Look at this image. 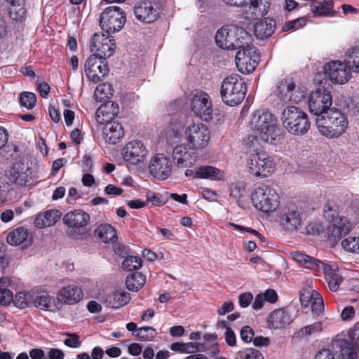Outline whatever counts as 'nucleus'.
I'll use <instances>...</instances> for the list:
<instances>
[{
  "instance_id": "1",
  "label": "nucleus",
  "mask_w": 359,
  "mask_h": 359,
  "mask_svg": "<svg viewBox=\"0 0 359 359\" xmlns=\"http://www.w3.org/2000/svg\"><path fill=\"white\" fill-rule=\"evenodd\" d=\"M250 126L259 133L263 142L276 145L284 140V135L278 126L276 118L267 110L255 111L251 114Z\"/></svg>"
},
{
  "instance_id": "2",
  "label": "nucleus",
  "mask_w": 359,
  "mask_h": 359,
  "mask_svg": "<svg viewBox=\"0 0 359 359\" xmlns=\"http://www.w3.org/2000/svg\"><path fill=\"white\" fill-rule=\"evenodd\" d=\"M251 41V35L243 28L235 25L222 26L215 34L216 44L226 50L239 49L249 44Z\"/></svg>"
},
{
  "instance_id": "3",
  "label": "nucleus",
  "mask_w": 359,
  "mask_h": 359,
  "mask_svg": "<svg viewBox=\"0 0 359 359\" xmlns=\"http://www.w3.org/2000/svg\"><path fill=\"white\" fill-rule=\"evenodd\" d=\"M316 123L319 132L329 138L341 136L346 131L348 124L346 116L334 108L328 110L325 115L317 117Z\"/></svg>"
},
{
  "instance_id": "4",
  "label": "nucleus",
  "mask_w": 359,
  "mask_h": 359,
  "mask_svg": "<svg viewBox=\"0 0 359 359\" xmlns=\"http://www.w3.org/2000/svg\"><path fill=\"white\" fill-rule=\"evenodd\" d=\"M280 120L285 129L294 135H304L311 126L307 114L295 106L285 108L281 113Z\"/></svg>"
},
{
  "instance_id": "5",
  "label": "nucleus",
  "mask_w": 359,
  "mask_h": 359,
  "mask_svg": "<svg viewBox=\"0 0 359 359\" xmlns=\"http://www.w3.org/2000/svg\"><path fill=\"white\" fill-rule=\"evenodd\" d=\"M292 257L294 261L302 264L305 268L316 271L322 269L325 273L330 290L333 292L338 290L342 282V277L339 271H334L329 265L298 251L292 252Z\"/></svg>"
},
{
  "instance_id": "6",
  "label": "nucleus",
  "mask_w": 359,
  "mask_h": 359,
  "mask_svg": "<svg viewBox=\"0 0 359 359\" xmlns=\"http://www.w3.org/2000/svg\"><path fill=\"white\" fill-rule=\"evenodd\" d=\"M246 92L247 87L243 79L238 74H232L224 79L220 93L224 103L236 106L243 100Z\"/></svg>"
},
{
  "instance_id": "7",
  "label": "nucleus",
  "mask_w": 359,
  "mask_h": 359,
  "mask_svg": "<svg viewBox=\"0 0 359 359\" xmlns=\"http://www.w3.org/2000/svg\"><path fill=\"white\" fill-rule=\"evenodd\" d=\"M279 198L276 191L266 184L256 188L251 195L255 208L266 212L276 210L280 203Z\"/></svg>"
},
{
  "instance_id": "8",
  "label": "nucleus",
  "mask_w": 359,
  "mask_h": 359,
  "mask_svg": "<svg viewBox=\"0 0 359 359\" xmlns=\"http://www.w3.org/2000/svg\"><path fill=\"white\" fill-rule=\"evenodd\" d=\"M252 41V40L247 46L240 48L236 55V67L244 74L252 73L260 61L259 50Z\"/></svg>"
},
{
  "instance_id": "9",
  "label": "nucleus",
  "mask_w": 359,
  "mask_h": 359,
  "mask_svg": "<svg viewBox=\"0 0 359 359\" xmlns=\"http://www.w3.org/2000/svg\"><path fill=\"white\" fill-rule=\"evenodd\" d=\"M249 172L255 177H266L275 170L273 158L267 154L257 152L250 156L247 161Z\"/></svg>"
},
{
  "instance_id": "10",
  "label": "nucleus",
  "mask_w": 359,
  "mask_h": 359,
  "mask_svg": "<svg viewBox=\"0 0 359 359\" xmlns=\"http://www.w3.org/2000/svg\"><path fill=\"white\" fill-rule=\"evenodd\" d=\"M126 22V13L118 6L106 8L100 16V25L108 34L121 30Z\"/></svg>"
},
{
  "instance_id": "11",
  "label": "nucleus",
  "mask_w": 359,
  "mask_h": 359,
  "mask_svg": "<svg viewBox=\"0 0 359 359\" xmlns=\"http://www.w3.org/2000/svg\"><path fill=\"white\" fill-rule=\"evenodd\" d=\"M184 135L189 147L193 149L205 147L210 138L208 127L201 123H192L189 125Z\"/></svg>"
},
{
  "instance_id": "12",
  "label": "nucleus",
  "mask_w": 359,
  "mask_h": 359,
  "mask_svg": "<svg viewBox=\"0 0 359 359\" xmlns=\"http://www.w3.org/2000/svg\"><path fill=\"white\" fill-rule=\"evenodd\" d=\"M332 104V97L330 92L326 90L318 89L312 92L309 97L308 106L311 114L318 117L325 115Z\"/></svg>"
},
{
  "instance_id": "13",
  "label": "nucleus",
  "mask_w": 359,
  "mask_h": 359,
  "mask_svg": "<svg viewBox=\"0 0 359 359\" xmlns=\"http://www.w3.org/2000/svg\"><path fill=\"white\" fill-rule=\"evenodd\" d=\"M325 76L337 84H344L351 78L350 66L339 60L327 62L323 67Z\"/></svg>"
},
{
  "instance_id": "14",
  "label": "nucleus",
  "mask_w": 359,
  "mask_h": 359,
  "mask_svg": "<svg viewBox=\"0 0 359 359\" xmlns=\"http://www.w3.org/2000/svg\"><path fill=\"white\" fill-rule=\"evenodd\" d=\"M191 109L196 116L204 121H208L212 118V102L209 95L205 92L198 91L193 95Z\"/></svg>"
},
{
  "instance_id": "15",
  "label": "nucleus",
  "mask_w": 359,
  "mask_h": 359,
  "mask_svg": "<svg viewBox=\"0 0 359 359\" xmlns=\"http://www.w3.org/2000/svg\"><path fill=\"white\" fill-rule=\"evenodd\" d=\"M84 72L87 78L97 83L109 73V67L105 60L90 55L84 64Z\"/></svg>"
},
{
  "instance_id": "16",
  "label": "nucleus",
  "mask_w": 359,
  "mask_h": 359,
  "mask_svg": "<svg viewBox=\"0 0 359 359\" xmlns=\"http://www.w3.org/2000/svg\"><path fill=\"white\" fill-rule=\"evenodd\" d=\"M172 167V165L169 158L158 154L151 159L149 169V172L154 177L164 180L170 176Z\"/></svg>"
},
{
  "instance_id": "17",
  "label": "nucleus",
  "mask_w": 359,
  "mask_h": 359,
  "mask_svg": "<svg viewBox=\"0 0 359 359\" xmlns=\"http://www.w3.org/2000/svg\"><path fill=\"white\" fill-rule=\"evenodd\" d=\"M353 226L346 217L338 219L330 223L326 229L329 241L335 245L342 237L346 236L352 229Z\"/></svg>"
},
{
  "instance_id": "18",
  "label": "nucleus",
  "mask_w": 359,
  "mask_h": 359,
  "mask_svg": "<svg viewBox=\"0 0 359 359\" xmlns=\"http://www.w3.org/2000/svg\"><path fill=\"white\" fill-rule=\"evenodd\" d=\"M147 150L140 141L130 142L123 149V158L133 165L143 162L147 155Z\"/></svg>"
},
{
  "instance_id": "19",
  "label": "nucleus",
  "mask_w": 359,
  "mask_h": 359,
  "mask_svg": "<svg viewBox=\"0 0 359 359\" xmlns=\"http://www.w3.org/2000/svg\"><path fill=\"white\" fill-rule=\"evenodd\" d=\"M302 222V213L295 205L285 207L280 218V224L287 231L298 229Z\"/></svg>"
},
{
  "instance_id": "20",
  "label": "nucleus",
  "mask_w": 359,
  "mask_h": 359,
  "mask_svg": "<svg viewBox=\"0 0 359 359\" xmlns=\"http://www.w3.org/2000/svg\"><path fill=\"white\" fill-rule=\"evenodd\" d=\"M134 13L140 21L144 23H152L159 16V12L149 1L137 2L134 7Z\"/></svg>"
},
{
  "instance_id": "21",
  "label": "nucleus",
  "mask_w": 359,
  "mask_h": 359,
  "mask_svg": "<svg viewBox=\"0 0 359 359\" xmlns=\"http://www.w3.org/2000/svg\"><path fill=\"white\" fill-rule=\"evenodd\" d=\"M119 113V107L114 101L104 102L96 111L95 119L100 124L111 122Z\"/></svg>"
},
{
  "instance_id": "22",
  "label": "nucleus",
  "mask_w": 359,
  "mask_h": 359,
  "mask_svg": "<svg viewBox=\"0 0 359 359\" xmlns=\"http://www.w3.org/2000/svg\"><path fill=\"white\" fill-rule=\"evenodd\" d=\"M90 218L87 212L81 210H74L65 215L63 222L69 227L80 229L89 223Z\"/></svg>"
},
{
  "instance_id": "23",
  "label": "nucleus",
  "mask_w": 359,
  "mask_h": 359,
  "mask_svg": "<svg viewBox=\"0 0 359 359\" xmlns=\"http://www.w3.org/2000/svg\"><path fill=\"white\" fill-rule=\"evenodd\" d=\"M103 135L106 142L115 144L124 136V130L122 125L117 121H111L104 123Z\"/></svg>"
},
{
  "instance_id": "24",
  "label": "nucleus",
  "mask_w": 359,
  "mask_h": 359,
  "mask_svg": "<svg viewBox=\"0 0 359 359\" xmlns=\"http://www.w3.org/2000/svg\"><path fill=\"white\" fill-rule=\"evenodd\" d=\"M82 297L81 289L76 285L64 287L58 293V299L67 304H74L79 302Z\"/></svg>"
},
{
  "instance_id": "25",
  "label": "nucleus",
  "mask_w": 359,
  "mask_h": 359,
  "mask_svg": "<svg viewBox=\"0 0 359 359\" xmlns=\"http://www.w3.org/2000/svg\"><path fill=\"white\" fill-rule=\"evenodd\" d=\"M60 216L61 212L57 210H49L39 213L34 219V226L39 229L53 226Z\"/></svg>"
},
{
  "instance_id": "26",
  "label": "nucleus",
  "mask_w": 359,
  "mask_h": 359,
  "mask_svg": "<svg viewBox=\"0 0 359 359\" xmlns=\"http://www.w3.org/2000/svg\"><path fill=\"white\" fill-rule=\"evenodd\" d=\"M32 304L43 311H54L57 309L55 299L46 292H34Z\"/></svg>"
},
{
  "instance_id": "27",
  "label": "nucleus",
  "mask_w": 359,
  "mask_h": 359,
  "mask_svg": "<svg viewBox=\"0 0 359 359\" xmlns=\"http://www.w3.org/2000/svg\"><path fill=\"white\" fill-rule=\"evenodd\" d=\"M275 27V21L271 18H266L255 23L254 33L257 39H267L274 32Z\"/></svg>"
},
{
  "instance_id": "28",
  "label": "nucleus",
  "mask_w": 359,
  "mask_h": 359,
  "mask_svg": "<svg viewBox=\"0 0 359 359\" xmlns=\"http://www.w3.org/2000/svg\"><path fill=\"white\" fill-rule=\"evenodd\" d=\"M291 317L284 309H277L271 313L269 318V325L275 328H282L291 323Z\"/></svg>"
},
{
  "instance_id": "29",
  "label": "nucleus",
  "mask_w": 359,
  "mask_h": 359,
  "mask_svg": "<svg viewBox=\"0 0 359 359\" xmlns=\"http://www.w3.org/2000/svg\"><path fill=\"white\" fill-rule=\"evenodd\" d=\"M130 299V295L126 292H114L105 297L104 303L107 307L118 309L126 305Z\"/></svg>"
},
{
  "instance_id": "30",
  "label": "nucleus",
  "mask_w": 359,
  "mask_h": 359,
  "mask_svg": "<svg viewBox=\"0 0 359 359\" xmlns=\"http://www.w3.org/2000/svg\"><path fill=\"white\" fill-rule=\"evenodd\" d=\"M31 239L28 230L24 227L14 229L8 234L6 238L8 243L11 245H19L23 243H30Z\"/></svg>"
},
{
  "instance_id": "31",
  "label": "nucleus",
  "mask_w": 359,
  "mask_h": 359,
  "mask_svg": "<svg viewBox=\"0 0 359 359\" xmlns=\"http://www.w3.org/2000/svg\"><path fill=\"white\" fill-rule=\"evenodd\" d=\"M95 49V51L93 52L92 55L106 60L107 58L111 57L114 53L115 41L107 36L102 45L100 48Z\"/></svg>"
},
{
  "instance_id": "32",
  "label": "nucleus",
  "mask_w": 359,
  "mask_h": 359,
  "mask_svg": "<svg viewBox=\"0 0 359 359\" xmlns=\"http://www.w3.org/2000/svg\"><path fill=\"white\" fill-rule=\"evenodd\" d=\"M146 276L140 272L130 273L126 279V285L128 290L137 292L145 284Z\"/></svg>"
},
{
  "instance_id": "33",
  "label": "nucleus",
  "mask_w": 359,
  "mask_h": 359,
  "mask_svg": "<svg viewBox=\"0 0 359 359\" xmlns=\"http://www.w3.org/2000/svg\"><path fill=\"white\" fill-rule=\"evenodd\" d=\"M311 11L314 17L328 16L332 15L333 1L321 0L313 3L311 6Z\"/></svg>"
},
{
  "instance_id": "34",
  "label": "nucleus",
  "mask_w": 359,
  "mask_h": 359,
  "mask_svg": "<svg viewBox=\"0 0 359 359\" xmlns=\"http://www.w3.org/2000/svg\"><path fill=\"white\" fill-rule=\"evenodd\" d=\"M171 349L174 351H179L181 353H194L196 351H205L206 346L205 344L200 343H183V342H175L172 343L170 346Z\"/></svg>"
},
{
  "instance_id": "35",
  "label": "nucleus",
  "mask_w": 359,
  "mask_h": 359,
  "mask_svg": "<svg viewBox=\"0 0 359 359\" xmlns=\"http://www.w3.org/2000/svg\"><path fill=\"white\" fill-rule=\"evenodd\" d=\"M95 235L103 242H114L117 239L115 229L110 224H102L95 231Z\"/></svg>"
},
{
  "instance_id": "36",
  "label": "nucleus",
  "mask_w": 359,
  "mask_h": 359,
  "mask_svg": "<svg viewBox=\"0 0 359 359\" xmlns=\"http://www.w3.org/2000/svg\"><path fill=\"white\" fill-rule=\"evenodd\" d=\"M221 172L219 169L211 165H203L198 168L195 172V178L220 180Z\"/></svg>"
},
{
  "instance_id": "37",
  "label": "nucleus",
  "mask_w": 359,
  "mask_h": 359,
  "mask_svg": "<svg viewBox=\"0 0 359 359\" xmlns=\"http://www.w3.org/2000/svg\"><path fill=\"white\" fill-rule=\"evenodd\" d=\"M113 95L112 86L109 83H104L97 86L94 92V98L97 102H105Z\"/></svg>"
},
{
  "instance_id": "38",
  "label": "nucleus",
  "mask_w": 359,
  "mask_h": 359,
  "mask_svg": "<svg viewBox=\"0 0 359 359\" xmlns=\"http://www.w3.org/2000/svg\"><path fill=\"white\" fill-rule=\"evenodd\" d=\"M34 292H20L13 297V302L19 309H25L32 305Z\"/></svg>"
},
{
  "instance_id": "39",
  "label": "nucleus",
  "mask_w": 359,
  "mask_h": 359,
  "mask_svg": "<svg viewBox=\"0 0 359 359\" xmlns=\"http://www.w3.org/2000/svg\"><path fill=\"white\" fill-rule=\"evenodd\" d=\"M250 6L249 8L252 11L253 18L263 17L267 13L269 6L266 5L267 2L264 0H250Z\"/></svg>"
},
{
  "instance_id": "40",
  "label": "nucleus",
  "mask_w": 359,
  "mask_h": 359,
  "mask_svg": "<svg viewBox=\"0 0 359 359\" xmlns=\"http://www.w3.org/2000/svg\"><path fill=\"white\" fill-rule=\"evenodd\" d=\"M323 216L326 220L330 223L338 220V219L344 218L343 216L339 215L337 207L334 203L327 202L323 209Z\"/></svg>"
},
{
  "instance_id": "41",
  "label": "nucleus",
  "mask_w": 359,
  "mask_h": 359,
  "mask_svg": "<svg viewBox=\"0 0 359 359\" xmlns=\"http://www.w3.org/2000/svg\"><path fill=\"white\" fill-rule=\"evenodd\" d=\"M292 82L287 80L281 81L278 86V95L284 102H290L291 100V89Z\"/></svg>"
},
{
  "instance_id": "42",
  "label": "nucleus",
  "mask_w": 359,
  "mask_h": 359,
  "mask_svg": "<svg viewBox=\"0 0 359 359\" xmlns=\"http://www.w3.org/2000/svg\"><path fill=\"white\" fill-rule=\"evenodd\" d=\"M323 330V325L321 322H316L313 324L304 326L297 330L295 334L298 337H306L312 334L320 332Z\"/></svg>"
},
{
  "instance_id": "43",
  "label": "nucleus",
  "mask_w": 359,
  "mask_h": 359,
  "mask_svg": "<svg viewBox=\"0 0 359 359\" xmlns=\"http://www.w3.org/2000/svg\"><path fill=\"white\" fill-rule=\"evenodd\" d=\"M337 343L341 348L340 354L341 359H355L357 358V353L346 340L339 339Z\"/></svg>"
},
{
  "instance_id": "44",
  "label": "nucleus",
  "mask_w": 359,
  "mask_h": 359,
  "mask_svg": "<svg viewBox=\"0 0 359 359\" xmlns=\"http://www.w3.org/2000/svg\"><path fill=\"white\" fill-rule=\"evenodd\" d=\"M236 359H264L262 353L253 348H247L239 351L235 355Z\"/></svg>"
},
{
  "instance_id": "45",
  "label": "nucleus",
  "mask_w": 359,
  "mask_h": 359,
  "mask_svg": "<svg viewBox=\"0 0 359 359\" xmlns=\"http://www.w3.org/2000/svg\"><path fill=\"white\" fill-rule=\"evenodd\" d=\"M312 313L320 316L323 314L324 310L323 299L320 294L316 290H313V300L311 304Z\"/></svg>"
},
{
  "instance_id": "46",
  "label": "nucleus",
  "mask_w": 359,
  "mask_h": 359,
  "mask_svg": "<svg viewBox=\"0 0 359 359\" xmlns=\"http://www.w3.org/2000/svg\"><path fill=\"white\" fill-rule=\"evenodd\" d=\"M346 63L359 72V47L352 48L346 54Z\"/></svg>"
},
{
  "instance_id": "47",
  "label": "nucleus",
  "mask_w": 359,
  "mask_h": 359,
  "mask_svg": "<svg viewBox=\"0 0 359 359\" xmlns=\"http://www.w3.org/2000/svg\"><path fill=\"white\" fill-rule=\"evenodd\" d=\"M19 102L22 107L31 109L36 104V97L33 93L23 92L20 95Z\"/></svg>"
},
{
  "instance_id": "48",
  "label": "nucleus",
  "mask_w": 359,
  "mask_h": 359,
  "mask_svg": "<svg viewBox=\"0 0 359 359\" xmlns=\"http://www.w3.org/2000/svg\"><path fill=\"white\" fill-rule=\"evenodd\" d=\"M142 266V260L136 256H129L124 259L122 267L128 271L137 270Z\"/></svg>"
},
{
  "instance_id": "49",
  "label": "nucleus",
  "mask_w": 359,
  "mask_h": 359,
  "mask_svg": "<svg viewBox=\"0 0 359 359\" xmlns=\"http://www.w3.org/2000/svg\"><path fill=\"white\" fill-rule=\"evenodd\" d=\"M342 248L351 252H359V237H348L341 242Z\"/></svg>"
},
{
  "instance_id": "50",
  "label": "nucleus",
  "mask_w": 359,
  "mask_h": 359,
  "mask_svg": "<svg viewBox=\"0 0 359 359\" xmlns=\"http://www.w3.org/2000/svg\"><path fill=\"white\" fill-rule=\"evenodd\" d=\"M25 9L20 4H18L15 6L10 7L9 15L13 20H23L25 19Z\"/></svg>"
},
{
  "instance_id": "51",
  "label": "nucleus",
  "mask_w": 359,
  "mask_h": 359,
  "mask_svg": "<svg viewBox=\"0 0 359 359\" xmlns=\"http://www.w3.org/2000/svg\"><path fill=\"white\" fill-rule=\"evenodd\" d=\"M306 24L304 18H299L294 20L287 21L283 25L282 30L287 32L289 30H295L304 27Z\"/></svg>"
},
{
  "instance_id": "52",
  "label": "nucleus",
  "mask_w": 359,
  "mask_h": 359,
  "mask_svg": "<svg viewBox=\"0 0 359 359\" xmlns=\"http://www.w3.org/2000/svg\"><path fill=\"white\" fill-rule=\"evenodd\" d=\"M172 158L176 165L181 168L191 166L196 161V156H194V159L192 160L190 154H187L185 156H177Z\"/></svg>"
},
{
  "instance_id": "53",
  "label": "nucleus",
  "mask_w": 359,
  "mask_h": 359,
  "mask_svg": "<svg viewBox=\"0 0 359 359\" xmlns=\"http://www.w3.org/2000/svg\"><path fill=\"white\" fill-rule=\"evenodd\" d=\"M245 193V187L244 183L238 182L231 184V196L238 199L241 198Z\"/></svg>"
},
{
  "instance_id": "54",
  "label": "nucleus",
  "mask_w": 359,
  "mask_h": 359,
  "mask_svg": "<svg viewBox=\"0 0 359 359\" xmlns=\"http://www.w3.org/2000/svg\"><path fill=\"white\" fill-rule=\"evenodd\" d=\"M64 335L67 338L64 341V344L70 348H78L81 346V341L79 340V336L76 333L66 332Z\"/></svg>"
},
{
  "instance_id": "55",
  "label": "nucleus",
  "mask_w": 359,
  "mask_h": 359,
  "mask_svg": "<svg viewBox=\"0 0 359 359\" xmlns=\"http://www.w3.org/2000/svg\"><path fill=\"white\" fill-rule=\"evenodd\" d=\"M155 330L151 327H142L137 330L135 336L140 339L147 340L154 337Z\"/></svg>"
},
{
  "instance_id": "56",
  "label": "nucleus",
  "mask_w": 359,
  "mask_h": 359,
  "mask_svg": "<svg viewBox=\"0 0 359 359\" xmlns=\"http://www.w3.org/2000/svg\"><path fill=\"white\" fill-rule=\"evenodd\" d=\"M291 100L290 102L298 103L301 102L306 96V92L299 88H296L295 84L292 82V88L291 89Z\"/></svg>"
},
{
  "instance_id": "57",
  "label": "nucleus",
  "mask_w": 359,
  "mask_h": 359,
  "mask_svg": "<svg viewBox=\"0 0 359 359\" xmlns=\"http://www.w3.org/2000/svg\"><path fill=\"white\" fill-rule=\"evenodd\" d=\"M107 36L104 34L95 33L93 36L90 43V50L92 53L95 51V48H100L106 39Z\"/></svg>"
},
{
  "instance_id": "58",
  "label": "nucleus",
  "mask_w": 359,
  "mask_h": 359,
  "mask_svg": "<svg viewBox=\"0 0 359 359\" xmlns=\"http://www.w3.org/2000/svg\"><path fill=\"white\" fill-rule=\"evenodd\" d=\"M13 292L7 289H0V304L3 306H8L13 302Z\"/></svg>"
},
{
  "instance_id": "59",
  "label": "nucleus",
  "mask_w": 359,
  "mask_h": 359,
  "mask_svg": "<svg viewBox=\"0 0 359 359\" xmlns=\"http://www.w3.org/2000/svg\"><path fill=\"white\" fill-rule=\"evenodd\" d=\"M241 339L245 343L252 341L255 336L254 330L248 325L242 327L240 332Z\"/></svg>"
},
{
  "instance_id": "60",
  "label": "nucleus",
  "mask_w": 359,
  "mask_h": 359,
  "mask_svg": "<svg viewBox=\"0 0 359 359\" xmlns=\"http://www.w3.org/2000/svg\"><path fill=\"white\" fill-rule=\"evenodd\" d=\"M253 299V295L251 292H244L238 296L239 305L242 308L248 307Z\"/></svg>"
},
{
  "instance_id": "61",
  "label": "nucleus",
  "mask_w": 359,
  "mask_h": 359,
  "mask_svg": "<svg viewBox=\"0 0 359 359\" xmlns=\"http://www.w3.org/2000/svg\"><path fill=\"white\" fill-rule=\"evenodd\" d=\"M20 166L14 165L8 172L9 182L11 184H16L18 182V177H20Z\"/></svg>"
},
{
  "instance_id": "62",
  "label": "nucleus",
  "mask_w": 359,
  "mask_h": 359,
  "mask_svg": "<svg viewBox=\"0 0 359 359\" xmlns=\"http://www.w3.org/2000/svg\"><path fill=\"white\" fill-rule=\"evenodd\" d=\"M225 341L229 346H233L236 343L234 332L231 327H226L225 331Z\"/></svg>"
},
{
  "instance_id": "63",
  "label": "nucleus",
  "mask_w": 359,
  "mask_h": 359,
  "mask_svg": "<svg viewBox=\"0 0 359 359\" xmlns=\"http://www.w3.org/2000/svg\"><path fill=\"white\" fill-rule=\"evenodd\" d=\"M323 231V227L318 223H311L306 227V232L308 234L316 235Z\"/></svg>"
},
{
  "instance_id": "64",
  "label": "nucleus",
  "mask_w": 359,
  "mask_h": 359,
  "mask_svg": "<svg viewBox=\"0 0 359 359\" xmlns=\"http://www.w3.org/2000/svg\"><path fill=\"white\" fill-rule=\"evenodd\" d=\"M315 359H334V358L329 349H323L316 355Z\"/></svg>"
}]
</instances>
